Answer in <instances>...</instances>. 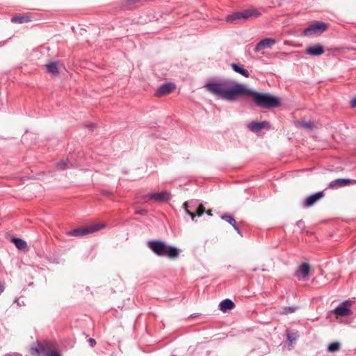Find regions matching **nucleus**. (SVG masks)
I'll list each match as a JSON object with an SVG mask.
<instances>
[{"label":"nucleus","mask_w":356,"mask_h":356,"mask_svg":"<svg viewBox=\"0 0 356 356\" xmlns=\"http://www.w3.org/2000/svg\"><path fill=\"white\" fill-rule=\"evenodd\" d=\"M10 241L15 244L18 250L22 251H26L28 250L27 243L24 240L17 237H12Z\"/></svg>","instance_id":"20"},{"label":"nucleus","mask_w":356,"mask_h":356,"mask_svg":"<svg viewBox=\"0 0 356 356\" xmlns=\"http://www.w3.org/2000/svg\"><path fill=\"white\" fill-rule=\"evenodd\" d=\"M58 169L64 170L67 168H72L74 165L71 163L68 159L67 160H61L56 163V164Z\"/></svg>","instance_id":"23"},{"label":"nucleus","mask_w":356,"mask_h":356,"mask_svg":"<svg viewBox=\"0 0 356 356\" xmlns=\"http://www.w3.org/2000/svg\"><path fill=\"white\" fill-rule=\"evenodd\" d=\"M270 124L267 121L252 122L249 124V129L254 133H257L264 128H269Z\"/></svg>","instance_id":"18"},{"label":"nucleus","mask_w":356,"mask_h":356,"mask_svg":"<svg viewBox=\"0 0 356 356\" xmlns=\"http://www.w3.org/2000/svg\"><path fill=\"white\" fill-rule=\"evenodd\" d=\"M221 219L227 222L232 227L234 226L235 224L236 223L235 218L232 215L228 214V213L222 214L221 216Z\"/></svg>","instance_id":"27"},{"label":"nucleus","mask_w":356,"mask_h":356,"mask_svg":"<svg viewBox=\"0 0 356 356\" xmlns=\"http://www.w3.org/2000/svg\"><path fill=\"white\" fill-rule=\"evenodd\" d=\"M205 213H206L208 216H211L213 215V213H212V210H211V209H209V210H208V211H206V210H205Z\"/></svg>","instance_id":"38"},{"label":"nucleus","mask_w":356,"mask_h":356,"mask_svg":"<svg viewBox=\"0 0 356 356\" xmlns=\"http://www.w3.org/2000/svg\"><path fill=\"white\" fill-rule=\"evenodd\" d=\"M147 247L157 256L166 257L173 259L179 257L180 250L175 246L170 245L161 240L149 241Z\"/></svg>","instance_id":"2"},{"label":"nucleus","mask_w":356,"mask_h":356,"mask_svg":"<svg viewBox=\"0 0 356 356\" xmlns=\"http://www.w3.org/2000/svg\"><path fill=\"white\" fill-rule=\"evenodd\" d=\"M298 309L296 306L283 307L280 312V314L287 315L294 313Z\"/></svg>","instance_id":"26"},{"label":"nucleus","mask_w":356,"mask_h":356,"mask_svg":"<svg viewBox=\"0 0 356 356\" xmlns=\"http://www.w3.org/2000/svg\"><path fill=\"white\" fill-rule=\"evenodd\" d=\"M352 184H356V180L346 178H340L330 182L327 188L330 189H337Z\"/></svg>","instance_id":"11"},{"label":"nucleus","mask_w":356,"mask_h":356,"mask_svg":"<svg viewBox=\"0 0 356 356\" xmlns=\"http://www.w3.org/2000/svg\"><path fill=\"white\" fill-rule=\"evenodd\" d=\"M301 127L307 129H312L314 128V123L312 122H305L302 121L301 123Z\"/></svg>","instance_id":"29"},{"label":"nucleus","mask_w":356,"mask_h":356,"mask_svg":"<svg viewBox=\"0 0 356 356\" xmlns=\"http://www.w3.org/2000/svg\"><path fill=\"white\" fill-rule=\"evenodd\" d=\"M88 341L91 347H94L96 345V341L93 338L88 339Z\"/></svg>","instance_id":"33"},{"label":"nucleus","mask_w":356,"mask_h":356,"mask_svg":"<svg viewBox=\"0 0 356 356\" xmlns=\"http://www.w3.org/2000/svg\"><path fill=\"white\" fill-rule=\"evenodd\" d=\"M261 13L258 9L252 7L228 15L225 18V21L229 24H238L250 19L257 18L261 16Z\"/></svg>","instance_id":"3"},{"label":"nucleus","mask_w":356,"mask_h":356,"mask_svg":"<svg viewBox=\"0 0 356 356\" xmlns=\"http://www.w3.org/2000/svg\"><path fill=\"white\" fill-rule=\"evenodd\" d=\"M310 266L308 263H302L295 273V276L299 280L307 281L309 280Z\"/></svg>","instance_id":"9"},{"label":"nucleus","mask_w":356,"mask_h":356,"mask_svg":"<svg viewBox=\"0 0 356 356\" xmlns=\"http://www.w3.org/2000/svg\"><path fill=\"white\" fill-rule=\"evenodd\" d=\"M324 195V191H322L308 196L303 202V207L308 208L312 207L318 200L323 198Z\"/></svg>","instance_id":"12"},{"label":"nucleus","mask_w":356,"mask_h":356,"mask_svg":"<svg viewBox=\"0 0 356 356\" xmlns=\"http://www.w3.org/2000/svg\"><path fill=\"white\" fill-rule=\"evenodd\" d=\"M87 127H90V128H92V127H94V125H93V124H88V125H87Z\"/></svg>","instance_id":"39"},{"label":"nucleus","mask_w":356,"mask_h":356,"mask_svg":"<svg viewBox=\"0 0 356 356\" xmlns=\"http://www.w3.org/2000/svg\"><path fill=\"white\" fill-rule=\"evenodd\" d=\"M353 302L351 300H346L341 302L338 307L334 310L333 313L337 317H344L350 316L353 314V312L350 309Z\"/></svg>","instance_id":"8"},{"label":"nucleus","mask_w":356,"mask_h":356,"mask_svg":"<svg viewBox=\"0 0 356 356\" xmlns=\"http://www.w3.org/2000/svg\"><path fill=\"white\" fill-rule=\"evenodd\" d=\"M231 67L235 72L241 74L245 78L250 77V74L249 72L245 69L243 65L233 63L231 64Z\"/></svg>","instance_id":"21"},{"label":"nucleus","mask_w":356,"mask_h":356,"mask_svg":"<svg viewBox=\"0 0 356 356\" xmlns=\"http://www.w3.org/2000/svg\"><path fill=\"white\" fill-rule=\"evenodd\" d=\"M101 194L104 196H106V197H111L113 195V193L111 192V191H101Z\"/></svg>","instance_id":"32"},{"label":"nucleus","mask_w":356,"mask_h":356,"mask_svg":"<svg viewBox=\"0 0 356 356\" xmlns=\"http://www.w3.org/2000/svg\"><path fill=\"white\" fill-rule=\"evenodd\" d=\"M204 88L218 98L230 102H236L242 97H251L255 106L261 108H277L281 105L278 97L253 90L242 83L227 79L207 82Z\"/></svg>","instance_id":"1"},{"label":"nucleus","mask_w":356,"mask_h":356,"mask_svg":"<svg viewBox=\"0 0 356 356\" xmlns=\"http://www.w3.org/2000/svg\"><path fill=\"white\" fill-rule=\"evenodd\" d=\"M350 105L352 108H356V97L353 98L351 100Z\"/></svg>","instance_id":"35"},{"label":"nucleus","mask_w":356,"mask_h":356,"mask_svg":"<svg viewBox=\"0 0 356 356\" xmlns=\"http://www.w3.org/2000/svg\"><path fill=\"white\" fill-rule=\"evenodd\" d=\"M329 24L321 21H316L302 31L305 36L319 35L327 30Z\"/></svg>","instance_id":"5"},{"label":"nucleus","mask_w":356,"mask_h":356,"mask_svg":"<svg viewBox=\"0 0 356 356\" xmlns=\"http://www.w3.org/2000/svg\"><path fill=\"white\" fill-rule=\"evenodd\" d=\"M48 356H62L60 352L57 350H51Z\"/></svg>","instance_id":"31"},{"label":"nucleus","mask_w":356,"mask_h":356,"mask_svg":"<svg viewBox=\"0 0 356 356\" xmlns=\"http://www.w3.org/2000/svg\"><path fill=\"white\" fill-rule=\"evenodd\" d=\"M176 86L175 83L168 82L161 85L155 92V96L157 97H161L170 94L175 89Z\"/></svg>","instance_id":"10"},{"label":"nucleus","mask_w":356,"mask_h":356,"mask_svg":"<svg viewBox=\"0 0 356 356\" xmlns=\"http://www.w3.org/2000/svg\"><path fill=\"white\" fill-rule=\"evenodd\" d=\"M148 211L147 209H137L135 211V213L136 214H139V215H141V216H146L147 214Z\"/></svg>","instance_id":"30"},{"label":"nucleus","mask_w":356,"mask_h":356,"mask_svg":"<svg viewBox=\"0 0 356 356\" xmlns=\"http://www.w3.org/2000/svg\"><path fill=\"white\" fill-rule=\"evenodd\" d=\"M204 213H205V207L202 204H198L195 210V216L200 217Z\"/></svg>","instance_id":"28"},{"label":"nucleus","mask_w":356,"mask_h":356,"mask_svg":"<svg viewBox=\"0 0 356 356\" xmlns=\"http://www.w3.org/2000/svg\"><path fill=\"white\" fill-rule=\"evenodd\" d=\"M143 200L148 202L149 200H154L156 202H167L171 199V195L166 191L158 193H150L143 196Z\"/></svg>","instance_id":"7"},{"label":"nucleus","mask_w":356,"mask_h":356,"mask_svg":"<svg viewBox=\"0 0 356 356\" xmlns=\"http://www.w3.org/2000/svg\"><path fill=\"white\" fill-rule=\"evenodd\" d=\"M234 307V302L230 299H225L219 304V309L224 313L233 309Z\"/></svg>","instance_id":"19"},{"label":"nucleus","mask_w":356,"mask_h":356,"mask_svg":"<svg viewBox=\"0 0 356 356\" xmlns=\"http://www.w3.org/2000/svg\"><path fill=\"white\" fill-rule=\"evenodd\" d=\"M341 347V344L339 341H334L330 343L327 346V350L330 353H335L339 351Z\"/></svg>","instance_id":"25"},{"label":"nucleus","mask_w":356,"mask_h":356,"mask_svg":"<svg viewBox=\"0 0 356 356\" xmlns=\"http://www.w3.org/2000/svg\"><path fill=\"white\" fill-rule=\"evenodd\" d=\"M31 21V17L29 14H25L23 15H16L11 18V22L13 23L17 24H23L29 22Z\"/></svg>","instance_id":"22"},{"label":"nucleus","mask_w":356,"mask_h":356,"mask_svg":"<svg viewBox=\"0 0 356 356\" xmlns=\"http://www.w3.org/2000/svg\"><path fill=\"white\" fill-rule=\"evenodd\" d=\"M52 350V344L47 341L36 342L35 346H33L31 348V353L32 355L36 354L37 356H48Z\"/></svg>","instance_id":"6"},{"label":"nucleus","mask_w":356,"mask_h":356,"mask_svg":"<svg viewBox=\"0 0 356 356\" xmlns=\"http://www.w3.org/2000/svg\"><path fill=\"white\" fill-rule=\"evenodd\" d=\"M276 43V40L273 38H264L260 40L254 47V52H259L264 49L270 48Z\"/></svg>","instance_id":"15"},{"label":"nucleus","mask_w":356,"mask_h":356,"mask_svg":"<svg viewBox=\"0 0 356 356\" xmlns=\"http://www.w3.org/2000/svg\"><path fill=\"white\" fill-rule=\"evenodd\" d=\"M143 4V0H124L122 2V7L124 10H132Z\"/></svg>","instance_id":"16"},{"label":"nucleus","mask_w":356,"mask_h":356,"mask_svg":"<svg viewBox=\"0 0 356 356\" xmlns=\"http://www.w3.org/2000/svg\"><path fill=\"white\" fill-rule=\"evenodd\" d=\"M233 228L236 231V232L240 234L241 236H243L241 229L237 225V222L235 224L234 226H233Z\"/></svg>","instance_id":"34"},{"label":"nucleus","mask_w":356,"mask_h":356,"mask_svg":"<svg viewBox=\"0 0 356 356\" xmlns=\"http://www.w3.org/2000/svg\"><path fill=\"white\" fill-rule=\"evenodd\" d=\"M298 337L299 334L298 332H292L289 330H286V337L290 344L295 342Z\"/></svg>","instance_id":"24"},{"label":"nucleus","mask_w":356,"mask_h":356,"mask_svg":"<svg viewBox=\"0 0 356 356\" xmlns=\"http://www.w3.org/2000/svg\"><path fill=\"white\" fill-rule=\"evenodd\" d=\"M104 227H106V224L104 223H94L86 227H80L76 229L69 230L66 232V234L70 236L79 237L92 234L104 229Z\"/></svg>","instance_id":"4"},{"label":"nucleus","mask_w":356,"mask_h":356,"mask_svg":"<svg viewBox=\"0 0 356 356\" xmlns=\"http://www.w3.org/2000/svg\"><path fill=\"white\" fill-rule=\"evenodd\" d=\"M198 204H197V202L195 201H190V202H185L183 204V207L186 211V213L190 216L193 220H195V210Z\"/></svg>","instance_id":"17"},{"label":"nucleus","mask_w":356,"mask_h":356,"mask_svg":"<svg viewBox=\"0 0 356 356\" xmlns=\"http://www.w3.org/2000/svg\"><path fill=\"white\" fill-rule=\"evenodd\" d=\"M4 291V285L0 282V294Z\"/></svg>","instance_id":"37"},{"label":"nucleus","mask_w":356,"mask_h":356,"mask_svg":"<svg viewBox=\"0 0 356 356\" xmlns=\"http://www.w3.org/2000/svg\"><path fill=\"white\" fill-rule=\"evenodd\" d=\"M303 224H304V222H303L302 220H298V221L296 222V225H297V226H298L299 227H301L302 226V228H304V227H305V226H304V225H303Z\"/></svg>","instance_id":"36"},{"label":"nucleus","mask_w":356,"mask_h":356,"mask_svg":"<svg viewBox=\"0 0 356 356\" xmlns=\"http://www.w3.org/2000/svg\"><path fill=\"white\" fill-rule=\"evenodd\" d=\"M324 52V47L319 43L309 46L305 49V53L312 56H318L322 55Z\"/></svg>","instance_id":"13"},{"label":"nucleus","mask_w":356,"mask_h":356,"mask_svg":"<svg viewBox=\"0 0 356 356\" xmlns=\"http://www.w3.org/2000/svg\"><path fill=\"white\" fill-rule=\"evenodd\" d=\"M59 60L49 61L45 64L46 71L52 76H58L60 74Z\"/></svg>","instance_id":"14"}]
</instances>
